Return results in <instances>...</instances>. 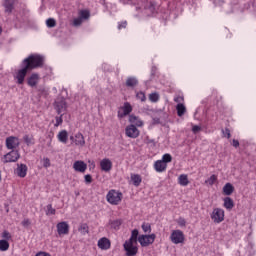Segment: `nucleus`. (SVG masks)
<instances>
[{"label":"nucleus","instance_id":"57","mask_svg":"<svg viewBox=\"0 0 256 256\" xmlns=\"http://www.w3.org/2000/svg\"><path fill=\"white\" fill-rule=\"evenodd\" d=\"M175 103H181L183 101V97H176L174 98Z\"/></svg>","mask_w":256,"mask_h":256},{"label":"nucleus","instance_id":"28","mask_svg":"<svg viewBox=\"0 0 256 256\" xmlns=\"http://www.w3.org/2000/svg\"><path fill=\"white\" fill-rule=\"evenodd\" d=\"M131 181L133 182L134 187H139L143 181V178H141V175L139 174H132Z\"/></svg>","mask_w":256,"mask_h":256},{"label":"nucleus","instance_id":"20","mask_svg":"<svg viewBox=\"0 0 256 256\" xmlns=\"http://www.w3.org/2000/svg\"><path fill=\"white\" fill-rule=\"evenodd\" d=\"M27 83H28L29 87H36L37 83H39V74L32 73L30 75V77H28Z\"/></svg>","mask_w":256,"mask_h":256},{"label":"nucleus","instance_id":"22","mask_svg":"<svg viewBox=\"0 0 256 256\" xmlns=\"http://www.w3.org/2000/svg\"><path fill=\"white\" fill-rule=\"evenodd\" d=\"M137 85H139V80L137 79V77H128L126 79V87H131L132 89L137 87Z\"/></svg>","mask_w":256,"mask_h":256},{"label":"nucleus","instance_id":"31","mask_svg":"<svg viewBox=\"0 0 256 256\" xmlns=\"http://www.w3.org/2000/svg\"><path fill=\"white\" fill-rule=\"evenodd\" d=\"M79 233L82 235H87L89 234V225L87 223H81L78 227Z\"/></svg>","mask_w":256,"mask_h":256},{"label":"nucleus","instance_id":"34","mask_svg":"<svg viewBox=\"0 0 256 256\" xmlns=\"http://www.w3.org/2000/svg\"><path fill=\"white\" fill-rule=\"evenodd\" d=\"M57 213V210H55V208H53V205L52 204H48L46 206V215L49 216V215H55Z\"/></svg>","mask_w":256,"mask_h":256},{"label":"nucleus","instance_id":"38","mask_svg":"<svg viewBox=\"0 0 256 256\" xmlns=\"http://www.w3.org/2000/svg\"><path fill=\"white\" fill-rule=\"evenodd\" d=\"M149 100L152 102V103H157V101H159V94L157 92H154V93H151L149 95Z\"/></svg>","mask_w":256,"mask_h":256},{"label":"nucleus","instance_id":"1","mask_svg":"<svg viewBox=\"0 0 256 256\" xmlns=\"http://www.w3.org/2000/svg\"><path fill=\"white\" fill-rule=\"evenodd\" d=\"M30 71L33 69H39L45 65V57L40 54H30L22 61Z\"/></svg>","mask_w":256,"mask_h":256},{"label":"nucleus","instance_id":"54","mask_svg":"<svg viewBox=\"0 0 256 256\" xmlns=\"http://www.w3.org/2000/svg\"><path fill=\"white\" fill-rule=\"evenodd\" d=\"M35 256H51L49 252L39 251Z\"/></svg>","mask_w":256,"mask_h":256},{"label":"nucleus","instance_id":"3","mask_svg":"<svg viewBox=\"0 0 256 256\" xmlns=\"http://www.w3.org/2000/svg\"><path fill=\"white\" fill-rule=\"evenodd\" d=\"M20 67L21 69L17 71L15 79H17L18 85H23V83H25V77H27V73L31 70L23 62H21Z\"/></svg>","mask_w":256,"mask_h":256},{"label":"nucleus","instance_id":"19","mask_svg":"<svg viewBox=\"0 0 256 256\" xmlns=\"http://www.w3.org/2000/svg\"><path fill=\"white\" fill-rule=\"evenodd\" d=\"M154 169L157 173H163L167 171V164H165L162 160H157L154 163Z\"/></svg>","mask_w":256,"mask_h":256},{"label":"nucleus","instance_id":"5","mask_svg":"<svg viewBox=\"0 0 256 256\" xmlns=\"http://www.w3.org/2000/svg\"><path fill=\"white\" fill-rule=\"evenodd\" d=\"M54 109H56L58 115L67 111V101L64 97H60L54 102Z\"/></svg>","mask_w":256,"mask_h":256},{"label":"nucleus","instance_id":"59","mask_svg":"<svg viewBox=\"0 0 256 256\" xmlns=\"http://www.w3.org/2000/svg\"><path fill=\"white\" fill-rule=\"evenodd\" d=\"M1 33H3V28L0 27V35H1Z\"/></svg>","mask_w":256,"mask_h":256},{"label":"nucleus","instance_id":"49","mask_svg":"<svg viewBox=\"0 0 256 256\" xmlns=\"http://www.w3.org/2000/svg\"><path fill=\"white\" fill-rule=\"evenodd\" d=\"M22 227H29V225H31V220H29L28 218L24 219L21 222Z\"/></svg>","mask_w":256,"mask_h":256},{"label":"nucleus","instance_id":"39","mask_svg":"<svg viewBox=\"0 0 256 256\" xmlns=\"http://www.w3.org/2000/svg\"><path fill=\"white\" fill-rule=\"evenodd\" d=\"M136 98L139 100V101H147V97L145 96V92L143 91H140V92H137L136 93Z\"/></svg>","mask_w":256,"mask_h":256},{"label":"nucleus","instance_id":"43","mask_svg":"<svg viewBox=\"0 0 256 256\" xmlns=\"http://www.w3.org/2000/svg\"><path fill=\"white\" fill-rule=\"evenodd\" d=\"M142 231H144V233H151V224L144 222L142 224Z\"/></svg>","mask_w":256,"mask_h":256},{"label":"nucleus","instance_id":"21","mask_svg":"<svg viewBox=\"0 0 256 256\" xmlns=\"http://www.w3.org/2000/svg\"><path fill=\"white\" fill-rule=\"evenodd\" d=\"M17 175L18 177H21V179H24V177H27V165L25 164H18L17 167Z\"/></svg>","mask_w":256,"mask_h":256},{"label":"nucleus","instance_id":"8","mask_svg":"<svg viewBox=\"0 0 256 256\" xmlns=\"http://www.w3.org/2000/svg\"><path fill=\"white\" fill-rule=\"evenodd\" d=\"M170 239L174 245H179V243L185 242V234L181 230H174L170 235Z\"/></svg>","mask_w":256,"mask_h":256},{"label":"nucleus","instance_id":"58","mask_svg":"<svg viewBox=\"0 0 256 256\" xmlns=\"http://www.w3.org/2000/svg\"><path fill=\"white\" fill-rule=\"evenodd\" d=\"M148 143H155V140H153V139L148 140Z\"/></svg>","mask_w":256,"mask_h":256},{"label":"nucleus","instance_id":"25","mask_svg":"<svg viewBox=\"0 0 256 256\" xmlns=\"http://www.w3.org/2000/svg\"><path fill=\"white\" fill-rule=\"evenodd\" d=\"M223 205L227 211H231V209L235 207V202L231 199V197H225Z\"/></svg>","mask_w":256,"mask_h":256},{"label":"nucleus","instance_id":"53","mask_svg":"<svg viewBox=\"0 0 256 256\" xmlns=\"http://www.w3.org/2000/svg\"><path fill=\"white\" fill-rule=\"evenodd\" d=\"M223 133L226 135L227 139H231V130H229V128L223 130Z\"/></svg>","mask_w":256,"mask_h":256},{"label":"nucleus","instance_id":"16","mask_svg":"<svg viewBox=\"0 0 256 256\" xmlns=\"http://www.w3.org/2000/svg\"><path fill=\"white\" fill-rule=\"evenodd\" d=\"M73 169L78 173H85V171H87V163H85L83 160H77L73 164Z\"/></svg>","mask_w":256,"mask_h":256},{"label":"nucleus","instance_id":"14","mask_svg":"<svg viewBox=\"0 0 256 256\" xmlns=\"http://www.w3.org/2000/svg\"><path fill=\"white\" fill-rule=\"evenodd\" d=\"M98 247L102 251H107L111 249V240L107 237H102L98 240Z\"/></svg>","mask_w":256,"mask_h":256},{"label":"nucleus","instance_id":"6","mask_svg":"<svg viewBox=\"0 0 256 256\" xmlns=\"http://www.w3.org/2000/svg\"><path fill=\"white\" fill-rule=\"evenodd\" d=\"M211 219L215 223H223L225 221V211L221 208H215L212 211Z\"/></svg>","mask_w":256,"mask_h":256},{"label":"nucleus","instance_id":"7","mask_svg":"<svg viewBox=\"0 0 256 256\" xmlns=\"http://www.w3.org/2000/svg\"><path fill=\"white\" fill-rule=\"evenodd\" d=\"M133 243L135 242H131L127 240L124 242L123 247H124V251L126 252V255L135 256L137 255V253H139V248L133 245Z\"/></svg>","mask_w":256,"mask_h":256},{"label":"nucleus","instance_id":"12","mask_svg":"<svg viewBox=\"0 0 256 256\" xmlns=\"http://www.w3.org/2000/svg\"><path fill=\"white\" fill-rule=\"evenodd\" d=\"M19 138L15 136H9L6 138V147L7 149H10L11 151H14V149H17L19 147Z\"/></svg>","mask_w":256,"mask_h":256},{"label":"nucleus","instance_id":"35","mask_svg":"<svg viewBox=\"0 0 256 256\" xmlns=\"http://www.w3.org/2000/svg\"><path fill=\"white\" fill-rule=\"evenodd\" d=\"M162 162L165 163V165H167V163H171L173 161V156H171V154L166 153L162 156Z\"/></svg>","mask_w":256,"mask_h":256},{"label":"nucleus","instance_id":"23","mask_svg":"<svg viewBox=\"0 0 256 256\" xmlns=\"http://www.w3.org/2000/svg\"><path fill=\"white\" fill-rule=\"evenodd\" d=\"M129 122L132 123V125H135V127H143V122L139 119L138 116L133 114L129 116Z\"/></svg>","mask_w":256,"mask_h":256},{"label":"nucleus","instance_id":"26","mask_svg":"<svg viewBox=\"0 0 256 256\" xmlns=\"http://www.w3.org/2000/svg\"><path fill=\"white\" fill-rule=\"evenodd\" d=\"M176 111H177L178 117H183V115L187 113V108L183 103H178L176 106Z\"/></svg>","mask_w":256,"mask_h":256},{"label":"nucleus","instance_id":"11","mask_svg":"<svg viewBox=\"0 0 256 256\" xmlns=\"http://www.w3.org/2000/svg\"><path fill=\"white\" fill-rule=\"evenodd\" d=\"M70 141L77 147H85V136L81 132L76 133L74 136H70Z\"/></svg>","mask_w":256,"mask_h":256},{"label":"nucleus","instance_id":"4","mask_svg":"<svg viewBox=\"0 0 256 256\" xmlns=\"http://www.w3.org/2000/svg\"><path fill=\"white\" fill-rule=\"evenodd\" d=\"M155 239H157V235L155 234H142L138 237V242L141 247H149V245H153L155 243Z\"/></svg>","mask_w":256,"mask_h":256},{"label":"nucleus","instance_id":"47","mask_svg":"<svg viewBox=\"0 0 256 256\" xmlns=\"http://www.w3.org/2000/svg\"><path fill=\"white\" fill-rule=\"evenodd\" d=\"M81 23H83L82 18H75L74 21H73L74 27H79V25H81Z\"/></svg>","mask_w":256,"mask_h":256},{"label":"nucleus","instance_id":"13","mask_svg":"<svg viewBox=\"0 0 256 256\" xmlns=\"http://www.w3.org/2000/svg\"><path fill=\"white\" fill-rule=\"evenodd\" d=\"M19 0H4L3 1V7L5 13H13V10L15 9V5H17Z\"/></svg>","mask_w":256,"mask_h":256},{"label":"nucleus","instance_id":"32","mask_svg":"<svg viewBox=\"0 0 256 256\" xmlns=\"http://www.w3.org/2000/svg\"><path fill=\"white\" fill-rule=\"evenodd\" d=\"M23 141L24 143H26V145L29 147L30 145H35V139L33 138V136H29V135H24L23 136Z\"/></svg>","mask_w":256,"mask_h":256},{"label":"nucleus","instance_id":"33","mask_svg":"<svg viewBox=\"0 0 256 256\" xmlns=\"http://www.w3.org/2000/svg\"><path fill=\"white\" fill-rule=\"evenodd\" d=\"M0 251H9V241L0 240Z\"/></svg>","mask_w":256,"mask_h":256},{"label":"nucleus","instance_id":"51","mask_svg":"<svg viewBox=\"0 0 256 256\" xmlns=\"http://www.w3.org/2000/svg\"><path fill=\"white\" fill-rule=\"evenodd\" d=\"M161 123V119L159 117L152 118V125H159Z\"/></svg>","mask_w":256,"mask_h":256},{"label":"nucleus","instance_id":"17","mask_svg":"<svg viewBox=\"0 0 256 256\" xmlns=\"http://www.w3.org/2000/svg\"><path fill=\"white\" fill-rule=\"evenodd\" d=\"M100 168L102 171H105V173H109V171L113 169V162H111L109 158H104L100 161Z\"/></svg>","mask_w":256,"mask_h":256},{"label":"nucleus","instance_id":"46","mask_svg":"<svg viewBox=\"0 0 256 256\" xmlns=\"http://www.w3.org/2000/svg\"><path fill=\"white\" fill-rule=\"evenodd\" d=\"M177 223L180 227H185V225H187V221L185 220V218L182 217L178 219Z\"/></svg>","mask_w":256,"mask_h":256},{"label":"nucleus","instance_id":"41","mask_svg":"<svg viewBox=\"0 0 256 256\" xmlns=\"http://www.w3.org/2000/svg\"><path fill=\"white\" fill-rule=\"evenodd\" d=\"M56 123L54 124V127H59V125H63V114H60V116L55 117Z\"/></svg>","mask_w":256,"mask_h":256},{"label":"nucleus","instance_id":"24","mask_svg":"<svg viewBox=\"0 0 256 256\" xmlns=\"http://www.w3.org/2000/svg\"><path fill=\"white\" fill-rule=\"evenodd\" d=\"M69 139V133H67V130H62L58 134V140L60 143L67 144V141Z\"/></svg>","mask_w":256,"mask_h":256},{"label":"nucleus","instance_id":"36","mask_svg":"<svg viewBox=\"0 0 256 256\" xmlns=\"http://www.w3.org/2000/svg\"><path fill=\"white\" fill-rule=\"evenodd\" d=\"M46 25L49 29H53V27L57 26V21L54 18H49L46 20Z\"/></svg>","mask_w":256,"mask_h":256},{"label":"nucleus","instance_id":"42","mask_svg":"<svg viewBox=\"0 0 256 256\" xmlns=\"http://www.w3.org/2000/svg\"><path fill=\"white\" fill-rule=\"evenodd\" d=\"M89 17H91V14L89 13L88 10H81L80 11V18L89 19Z\"/></svg>","mask_w":256,"mask_h":256},{"label":"nucleus","instance_id":"45","mask_svg":"<svg viewBox=\"0 0 256 256\" xmlns=\"http://www.w3.org/2000/svg\"><path fill=\"white\" fill-rule=\"evenodd\" d=\"M84 181L86 185H91L93 183V177L90 174L84 176Z\"/></svg>","mask_w":256,"mask_h":256},{"label":"nucleus","instance_id":"2","mask_svg":"<svg viewBox=\"0 0 256 256\" xmlns=\"http://www.w3.org/2000/svg\"><path fill=\"white\" fill-rule=\"evenodd\" d=\"M106 199L110 205H119L121 199H123V193L117 190H110L106 196Z\"/></svg>","mask_w":256,"mask_h":256},{"label":"nucleus","instance_id":"48","mask_svg":"<svg viewBox=\"0 0 256 256\" xmlns=\"http://www.w3.org/2000/svg\"><path fill=\"white\" fill-rule=\"evenodd\" d=\"M127 28V21H122L118 23V29H126Z\"/></svg>","mask_w":256,"mask_h":256},{"label":"nucleus","instance_id":"29","mask_svg":"<svg viewBox=\"0 0 256 256\" xmlns=\"http://www.w3.org/2000/svg\"><path fill=\"white\" fill-rule=\"evenodd\" d=\"M178 183L182 187H187V185H189V178H188V176L186 174H181L178 177Z\"/></svg>","mask_w":256,"mask_h":256},{"label":"nucleus","instance_id":"15","mask_svg":"<svg viewBox=\"0 0 256 256\" xmlns=\"http://www.w3.org/2000/svg\"><path fill=\"white\" fill-rule=\"evenodd\" d=\"M123 112L121 110L118 111V117L119 119H123V117H127L133 111V107L129 102H125L124 106L122 107Z\"/></svg>","mask_w":256,"mask_h":256},{"label":"nucleus","instance_id":"52","mask_svg":"<svg viewBox=\"0 0 256 256\" xmlns=\"http://www.w3.org/2000/svg\"><path fill=\"white\" fill-rule=\"evenodd\" d=\"M199 131H201V126L195 125V126L192 127V132L194 134L199 133Z\"/></svg>","mask_w":256,"mask_h":256},{"label":"nucleus","instance_id":"55","mask_svg":"<svg viewBox=\"0 0 256 256\" xmlns=\"http://www.w3.org/2000/svg\"><path fill=\"white\" fill-rule=\"evenodd\" d=\"M157 75V68L155 66H152L151 68V78L153 79Z\"/></svg>","mask_w":256,"mask_h":256},{"label":"nucleus","instance_id":"37","mask_svg":"<svg viewBox=\"0 0 256 256\" xmlns=\"http://www.w3.org/2000/svg\"><path fill=\"white\" fill-rule=\"evenodd\" d=\"M122 223L123 222L119 219L114 220V221L111 222V227H112V229H115L117 231V230H119V227H121Z\"/></svg>","mask_w":256,"mask_h":256},{"label":"nucleus","instance_id":"44","mask_svg":"<svg viewBox=\"0 0 256 256\" xmlns=\"http://www.w3.org/2000/svg\"><path fill=\"white\" fill-rule=\"evenodd\" d=\"M2 237H3L4 241H9L12 238L11 233H9V231H7V230H4L2 232Z\"/></svg>","mask_w":256,"mask_h":256},{"label":"nucleus","instance_id":"40","mask_svg":"<svg viewBox=\"0 0 256 256\" xmlns=\"http://www.w3.org/2000/svg\"><path fill=\"white\" fill-rule=\"evenodd\" d=\"M215 181H217V176L215 174L211 175L205 183H208V185H215Z\"/></svg>","mask_w":256,"mask_h":256},{"label":"nucleus","instance_id":"18","mask_svg":"<svg viewBox=\"0 0 256 256\" xmlns=\"http://www.w3.org/2000/svg\"><path fill=\"white\" fill-rule=\"evenodd\" d=\"M56 227H57L58 235L69 234V224L67 222H59Z\"/></svg>","mask_w":256,"mask_h":256},{"label":"nucleus","instance_id":"9","mask_svg":"<svg viewBox=\"0 0 256 256\" xmlns=\"http://www.w3.org/2000/svg\"><path fill=\"white\" fill-rule=\"evenodd\" d=\"M20 157L19 150H12L4 155V163H16Z\"/></svg>","mask_w":256,"mask_h":256},{"label":"nucleus","instance_id":"30","mask_svg":"<svg viewBox=\"0 0 256 256\" xmlns=\"http://www.w3.org/2000/svg\"><path fill=\"white\" fill-rule=\"evenodd\" d=\"M126 241H130L131 243H137V241H139V230H132L131 237Z\"/></svg>","mask_w":256,"mask_h":256},{"label":"nucleus","instance_id":"60","mask_svg":"<svg viewBox=\"0 0 256 256\" xmlns=\"http://www.w3.org/2000/svg\"><path fill=\"white\" fill-rule=\"evenodd\" d=\"M0 181H1V171H0Z\"/></svg>","mask_w":256,"mask_h":256},{"label":"nucleus","instance_id":"56","mask_svg":"<svg viewBox=\"0 0 256 256\" xmlns=\"http://www.w3.org/2000/svg\"><path fill=\"white\" fill-rule=\"evenodd\" d=\"M232 145H233V147H235V149H237V147H239V140L233 139Z\"/></svg>","mask_w":256,"mask_h":256},{"label":"nucleus","instance_id":"10","mask_svg":"<svg viewBox=\"0 0 256 256\" xmlns=\"http://www.w3.org/2000/svg\"><path fill=\"white\" fill-rule=\"evenodd\" d=\"M125 131H126V136L130 137V139H137V137L141 135V132L139 131V129H137V126L133 124L127 126Z\"/></svg>","mask_w":256,"mask_h":256},{"label":"nucleus","instance_id":"50","mask_svg":"<svg viewBox=\"0 0 256 256\" xmlns=\"http://www.w3.org/2000/svg\"><path fill=\"white\" fill-rule=\"evenodd\" d=\"M43 167L47 169V167H51V160L49 158H44Z\"/></svg>","mask_w":256,"mask_h":256},{"label":"nucleus","instance_id":"27","mask_svg":"<svg viewBox=\"0 0 256 256\" xmlns=\"http://www.w3.org/2000/svg\"><path fill=\"white\" fill-rule=\"evenodd\" d=\"M233 191H235V187H233V184L226 183L223 187V193L224 195H233Z\"/></svg>","mask_w":256,"mask_h":256}]
</instances>
